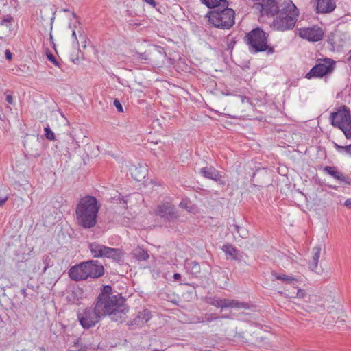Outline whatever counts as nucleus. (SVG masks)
Instances as JSON below:
<instances>
[{"mask_svg": "<svg viewBox=\"0 0 351 351\" xmlns=\"http://www.w3.org/2000/svg\"><path fill=\"white\" fill-rule=\"evenodd\" d=\"M53 256L51 254H46L45 256H43V261L45 265L44 272H45L48 268L53 265Z\"/></svg>", "mask_w": 351, "mask_h": 351, "instance_id": "obj_28", "label": "nucleus"}, {"mask_svg": "<svg viewBox=\"0 0 351 351\" xmlns=\"http://www.w3.org/2000/svg\"><path fill=\"white\" fill-rule=\"evenodd\" d=\"M143 2L147 3L149 5H152V7H155L156 2L154 0H142Z\"/></svg>", "mask_w": 351, "mask_h": 351, "instance_id": "obj_42", "label": "nucleus"}, {"mask_svg": "<svg viewBox=\"0 0 351 351\" xmlns=\"http://www.w3.org/2000/svg\"><path fill=\"white\" fill-rule=\"evenodd\" d=\"M324 171H326L330 176L333 177L337 180L343 182L348 185L351 186V178L348 176H345L343 173L338 171L334 167L326 166L324 169Z\"/></svg>", "mask_w": 351, "mask_h": 351, "instance_id": "obj_19", "label": "nucleus"}, {"mask_svg": "<svg viewBox=\"0 0 351 351\" xmlns=\"http://www.w3.org/2000/svg\"><path fill=\"white\" fill-rule=\"evenodd\" d=\"M331 124L340 129L347 139H351V114L349 108L342 106L330 114Z\"/></svg>", "mask_w": 351, "mask_h": 351, "instance_id": "obj_4", "label": "nucleus"}, {"mask_svg": "<svg viewBox=\"0 0 351 351\" xmlns=\"http://www.w3.org/2000/svg\"><path fill=\"white\" fill-rule=\"evenodd\" d=\"M335 64L336 62L330 58L318 59L316 64L306 74L305 77L308 80L321 78L332 73Z\"/></svg>", "mask_w": 351, "mask_h": 351, "instance_id": "obj_9", "label": "nucleus"}, {"mask_svg": "<svg viewBox=\"0 0 351 351\" xmlns=\"http://www.w3.org/2000/svg\"><path fill=\"white\" fill-rule=\"evenodd\" d=\"M179 206L183 209H185L189 213H195V207L194 204L189 199H182L180 204Z\"/></svg>", "mask_w": 351, "mask_h": 351, "instance_id": "obj_27", "label": "nucleus"}, {"mask_svg": "<svg viewBox=\"0 0 351 351\" xmlns=\"http://www.w3.org/2000/svg\"><path fill=\"white\" fill-rule=\"evenodd\" d=\"M136 58L143 63L146 62V61L148 60V57L145 53H138Z\"/></svg>", "mask_w": 351, "mask_h": 351, "instance_id": "obj_34", "label": "nucleus"}, {"mask_svg": "<svg viewBox=\"0 0 351 351\" xmlns=\"http://www.w3.org/2000/svg\"><path fill=\"white\" fill-rule=\"evenodd\" d=\"M200 1L208 8L225 6L227 4L226 0H200Z\"/></svg>", "mask_w": 351, "mask_h": 351, "instance_id": "obj_25", "label": "nucleus"}, {"mask_svg": "<svg viewBox=\"0 0 351 351\" xmlns=\"http://www.w3.org/2000/svg\"><path fill=\"white\" fill-rule=\"evenodd\" d=\"M113 104H114V106L116 107V108H117L118 112H123V109L122 105H121V102L118 99H115L114 101Z\"/></svg>", "mask_w": 351, "mask_h": 351, "instance_id": "obj_35", "label": "nucleus"}, {"mask_svg": "<svg viewBox=\"0 0 351 351\" xmlns=\"http://www.w3.org/2000/svg\"><path fill=\"white\" fill-rule=\"evenodd\" d=\"M278 15L273 21V27L278 31L293 29L298 21L299 11L291 0H285L281 4Z\"/></svg>", "mask_w": 351, "mask_h": 351, "instance_id": "obj_3", "label": "nucleus"}, {"mask_svg": "<svg viewBox=\"0 0 351 351\" xmlns=\"http://www.w3.org/2000/svg\"><path fill=\"white\" fill-rule=\"evenodd\" d=\"M298 34L300 38L309 42L315 43L323 39L324 31L319 25H314L298 29Z\"/></svg>", "mask_w": 351, "mask_h": 351, "instance_id": "obj_11", "label": "nucleus"}, {"mask_svg": "<svg viewBox=\"0 0 351 351\" xmlns=\"http://www.w3.org/2000/svg\"><path fill=\"white\" fill-rule=\"evenodd\" d=\"M133 257L138 261H143L149 258L147 252L141 247H136L132 251Z\"/></svg>", "mask_w": 351, "mask_h": 351, "instance_id": "obj_24", "label": "nucleus"}, {"mask_svg": "<svg viewBox=\"0 0 351 351\" xmlns=\"http://www.w3.org/2000/svg\"><path fill=\"white\" fill-rule=\"evenodd\" d=\"M336 8L334 0H317L316 10L318 13H330Z\"/></svg>", "mask_w": 351, "mask_h": 351, "instance_id": "obj_18", "label": "nucleus"}, {"mask_svg": "<svg viewBox=\"0 0 351 351\" xmlns=\"http://www.w3.org/2000/svg\"><path fill=\"white\" fill-rule=\"evenodd\" d=\"M102 317L95 303L90 306L80 309L77 312V320L82 327L86 330L95 326Z\"/></svg>", "mask_w": 351, "mask_h": 351, "instance_id": "obj_6", "label": "nucleus"}, {"mask_svg": "<svg viewBox=\"0 0 351 351\" xmlns=\"http://www.w3.org/2000/svg\"><path fill=\"white\" fill-rule=\"evenodd\" d=\"M38 351H45V348H44V347H43V346H42V347H39V348H38Z\"/></svg>", "mask_w": 351, "mask_h": 351, "instance_id": "obj_46", "label": "nucleus"}, {"mask_svg": "<svg viewBox=\"0 0 351 351\" xmlns=\"http://www.w3.org/2000/svg\"><path fill=\"white\" fill-rule=\"evenodd\" d=\"M11 20L12 17L10 16H7L5 19L0 21V26H5L7 28L10 29Z\"/></svg>", "mask_w": 351, "mask_h": 351, "instance_id": "obj_32", "label": "nucleus"}, {"mask_svg": "<svg viewBox=\"0 0 351 351\" xmlns=\"http://www.w3.org/2000/svg\"><path fill=\"white\" fill-rule=\"evenodd\" d=\"M129 170L132 177L136 181H141L144 179L147 173V168L145 164L138 163L130 165Z\"/></svg>", "mask_w": 351, "mask_h": 351, "instance_id": "obj_16", "label": "nucleus"}, {"mask_svg": "<svg viewBox=\"0 0 351 351\" xmlns=\"http://www.w3.org/2000/svg\"><path fill=\"white\" fill-rule=\"evenodd\" d=\"M225 95H231L232 93H223Z\"/></svg>", "mask_w": 351, "mask_h": 351, "instance_id": "obj_47", "label": "nucleus"}, {"mask_svg": "<svg viewBox=\"0 0 351 351\" xmlns=\"http://www.w3.org/2000/svg\"><path fill=\"white\" fill-rule=\"evenodd\" d=\"M7 200H8L7 197H3V198H0V206H2L3 204H4Z\"/></svg>", "mask_w": 351, "mask_h": 351, "instance_id": "obj_45", "label": "nucleus"}, {"mask_svg": "<svg viewBox=\"0 0 351 351\" xmlns=\"http://www.w3.org/2000/svg\"><path fill=\"white\" fill-rule=\"evenodd\" d=\"M245 99H246L245 97H242V99H241V101H242V102H244Z\"/></svg>", "mask_w": 351, "mask_h": 351, "instance_id": "obj_49", "label": "nucleus"}, {"mask_svg": "<svg viewBox=\"0 0 351 351\" xmlns=\"http://www.w3.org/2000/svg\"><path fill=\"white\" fill-rule=\"evenodd\" d=\"M6 101L10 104H13V103H14L13 97L11 95H6Z\"/></svg>", "mask_w": 351, "mask_h": 351, "instance_id": "obj_40", "label": "nucleus"}, {"mask_svg": "<svg viewBox=\"0 0 351 351\" xmlns=\"http://www.w3.org/2000/svg\"><path fill=\"white\" fill-rule=\"evenodd\" d=\"M191 264L193 265L192 269L194 271V272H199L200 269L199 265L195 262H193Z\"/></svg>", "mask_w": 351, "mask_h": 351, "instance_id": "obj_39", "label": "nucleus"}, {"mask_svg": "<svg viewBox=\"0 0 351 351\" xmlns=\"http://www.w3.org/2000/svg\"><path fill=\"white\" fill-rule=\"evenodd\" d=\"M234 228L237 231V232L239 233V236L241 238H245L247 237V232L245 229L241 228L237 225H234Z\"/></svg>", "mask_w": 351, "mask_h": 351, "instance_id": "obj_31", "label": "nucleus"}, {"mask_svg": "<svg viewBox=\"0 0 351 351\" xmlns=\"http://www.w3.org/2000/svg\"><path fill=\"white\" fill-rule=\"evenodd\" d=\"M84 263L87 278H97L103 276L104 273V267L97 261H88L84 262Z\"/></svg>", "mask_w": 351, "mask_h": 351, "instance_id": "obj_13", "label": "nucleus"}, {"mask_svg": "<svg viewBox=\"0 0 351 351\" xmlns=\"http://www.w3.org/2000/svg\"><path fill=\"white\" fill-rule=\"evenodd\" d=\"M45 136L49 141H53L56 139L55 134L51 131L49 126L47 125L44 128Z\"/></svg>", "mask_w": 351, "mask_h": 351, "instance_id": "obj_30", "label": "nucleus"}, {"mask_svg": "<svg viewBox=\"0 0 351 351\" xmlns=\"http://www.w3.org/2000/svg\"><path fill=\"white\" fill-rule=\"evenodd\" d=\"M259 5L261 7V12L262 15L274 16L280 10L279 2L277 0H262Z\"/></svg>", "mask_w": 351, "mask_h": 351, "instance_id": "obj_14", "label": "nucleus"}, {"mask_svg": "<svg viewBox=\"0 0 351 351\" xmlns=\"http://www.w3.org/2000/svg\"><path fill=\"white\" fill-rule=\"evenodd\" d=\"M209 21L217 28L230 29L234 24V11L231 8L219 9L208 12Z\"/></svg>", "mask_w": 351, "mask_h": 351, "instance_id": "obj_5", "label": "nucleus"}, {"mask_svg": "<svg viewBox=\"0 0 351 351\" xmlns=\"http://www.w3.org/2000/svg\"><path fill=\"white\" fill-rule=\"evenodd\" d=\"M111 290H112V289H111L110 286L106 285V286L104 287L101 292L99 294H104L105 293L106 295H107L108 296H114V295H112L111 293Z\"/></svg>", "mask_w": 351, "mask_h": 351, "instance_id": "obj_33", "label": "nucleus"}, {"mask_svg": "<svg viewBox=\"0 0 351 351\" xmlns=\"http://www.w3.org/2000/svg\"><path fill=\"white\" fill-rule=\"evenodd\" d=\"M305 295V292L303 289H298L296 293V297L298 298H302Z\"/></svg>", "mask_w": 351, "mask_h": 351, "instance_id": "obj_38", "label": "nucleus"}, {"mask_svg": "<svg viewBox=\"0 0 351 351\" xmlns=\"http://www.w3.org/2000/svg\"><path fill=\"white\" fill-rule=\"evenodd\" d=\"M89 249L93 257H106L120 262L123 256L122 250L119 248L109 247L97 243H92L89 245Z\"/></svg>", "mask_w": 351, "mask_h": 351, "instance_id": "obj_8", "label": "nucleus"}, {"mask_svg": "<svg viewBox=\"0 0 351 351\" xmlns=\"http://www.w3.org/2000/svg\"><path fill=\"white\" fill-rule=\"evenodd\" d=\"M246 43L250 47L251 51L255 53L265 51L267 49V36L265 32L260 28H256L249 32L245 38Z\"/></svg>", "mask_w": 351, "mask_h": 351, "instance_id": "obj_7", "label": "nucleus"}, {"mask_svg": "<svg viewBox=\"0 0 351 351\" xmlns=\"http://www.w3.org/2000/svg\"><path fill=\"white\" fill-rule=\"evenodd\" d=\"M213 320V319H209V318H208V319H207V322H212Z\"/></svg>", "mask_w": 351, "mask_h": 351, "instance_id": "obj_48", "label": "nucleus"}, {"mask_svg": "<svg viewBox=\"0 0 351 351\" xmlns=\"http://www.w3.org/2000/svg\"><path fill=\"white\" fill-rule=\"evenodd\" d=\"M272 276L277 280H280L287 284L295 285L299 280V278L287 275L283 273L272 272Z\"/></svg>", "mask_w": 351, "mask_h": 351, "instance_id": "obj_21", "label": "nucleus"}, {"mask_svg": "<svg viewBox=\"0 0 351 351\" xmlns=\"http://www.w3.org/2000/svg\"><path fill=\"white\" fill-rule=\"evenodd\" d=\"M344 205L351 209V198H348L345 201Z\"/></svg>", "mask_w": 351, "mask_h": 351, "instance_id": "obj_43", "label": "nucleus"}, {"mask_svg": "<svg viewBox=\"0 0 351 351\" xmlns=\"http://www.w3.org/2000/svg\"><path fill=\"white\" fill-rule=\"evenodd\" d=\"M5 58L8 59V60H11L12 59V54L11 53V51L8 49H7L5 51Z\"/></svg>", "mask_w": 351, "mask_h": 351, "instance_id": "obj_41", "label": "nucleus"}, {"mask_svg": "<svg viewBox=\"0 0 351 351\" xmlns=\"http://www.w3.org/2000/svg\"><path fill=\"white\" fill-rule=\"evenodd\" d=\"M102 316L109 315L112 320L122 322L125 319L128 308L125 299L119 295L108 296L99 294L95 302Z\"/></svg>", "mask_w": 351, "mask_h": 351, "instance_id": "obj_1", "label": "nucleus"}, {"mask_svg": "<svg viewBox=\"0 0 351 351\" xmlns=\"http://www.w3.org/2000/svg\"><path fill=\"white\" fill-rule=\"evenodd\" d=\"M211 305L216 308H234V309H247L250 308V305L247 302H240L237 300H232L228 298H221L219 297H214L209 299L208 302Z\"/></svg>", "mask_w": 351, "mask_h": 351, "instance_id": "obj_10", "label": "nucleus"}, {"mask_svg": "<svg viewBox=\"0 0 351 351\" xmlns=\"http://www.w3.org/2000/svg\"><path fill=\"white\" fill-rule=\"evenodd\" d=\"M334 147L339 153L345 152L346 154L351 156V144L346 146L339 145L334 143Z\"/></svg>", "mask_w": 351, "mask_h": 351, "instance_id": "obj_29", "label": "nucleus"}, {"mask_svg": "<svg viewBox=\"0 0 351 351\" xmlns=\"http://www.w3.org/2000/svg\"><path fill=\"white\" fill-rule=\"evenodd\" d=\"M99 204L97 199L90 195L80 199L76 206L75 214L78 225L84 228H91L97 223Z\"/></svg>", "mask_w": 351, "mask_h": 351, "instance_id": "obj_2", "label": "nucleus"}, {"mask_svg": "<svg viewBox=\"0 0 351 351\" xmlns=\"http://www.w3.org/2000/svg\"><path fill=\"white\" fill-rule=\"evenodd\" d=\"M69 277L75 281L87 279L84 262L73 266L69 271Z\"/></svg>", "mask_w": 351, "mask_h": 351, "instance_id": "obj_15", "label": "nucleus"}, {"mask_svg": "<svg viewBox=\"0 0 351 351\" xmlns=\"http://www.w3.org/2000/svg\"><path fill=\"white\" fill-rule=\"evenodd\" d=\"M199 173L204 178L215 180L223 184L221 182L222 176L218 170L213 167H206L199 169Z\"/></svg>", "mask_w": 351, "mask_h": 351, "instance_id": "obj_17", "label": "nucleus"}, {"mask_svg": "<svg viewBox=\"0 0 351 351\" xmlns=\"http://www.w3.org/2000/svg\"><path fill=\"white\" fill-rule=\"evenodd\" d=\"M73 19L71 20V22L69 23V28L73 29H75L77 31V34H79L80 37H81L84 33L80 21L77 19V16L75 13H73Z\"/></svg>", "mask_w": 351, "mask_h": 351, "instance_id": "obj_26", "label": "nucleus"}, {"mask_svg": "<svg viewBox=\"0 0 351 351\" xmlns=\"http://www.w3.org/2000/svg\"><path fill=\"white\" fill-rule=\"evenodd\" d=\"M222 250L225 252L228 259L239 260L241 258L239 251L232 245L226 244L223 246Z\"/></svg>", "mask_w": 351, "mask_h": 351, "instance_id": "obj_22", "label": "nucleus"}, {"mask_svg": "<svg viewBox=\"0 0 351 351\" xmlns=\"http://www.w3.org/2000/svg\"><path fill=\"white\" fill-rule=\"evenodd\" d=\"M321 250L322 247L320 245H317L313 248V261L309 263V268L313 271L317 272Z\"/></svg>", "mask_w": 351, "mask_h": 351, "instance_id": "obj_23", "label": "nucleus"}, {"mask_svg": "<svg viewBox=\"0 0 351 351\" xmlns=\"http://www.w3.org/2000/svg\"><path fill=\"white\" fill-rule=\"evenodd\" d=\"M181 278V275L178 273H175L173 275V278L176 281L179 280Z\"/></svg>", "mask_w": 351, "mask_h": 351, "instance_id": "obj_44", "label": "nucleus"}, {"mask_svg": "<svg viewBox=\"0 0 351 351\" xmlns=\"http://www.w3.org/2000/svg\"><path fill=\"white\" fill-rule=\"evenodd\" d=\"M152 318L151 311L148 309H143L140 311L135 318L131 322L130 325L141 326L147 323Z\"/></svg>", "mask_w": 351, "mask_h": 351, "instance_id": "obj_20", "label": "nucleus"}, {"mask_svg": "<svg viewBox=\"0 0 351 351\" xmlns=\"http://www.w3.org/2000/svg\"><path fill=\"white\" fill-rule=\"evenodd\" d=\"M154 213L165 222L175 220L178 217L176 208L168 202L158 204L154 209Z\"/></svg>", "mask_w": 351, "mask_h": 351, "instance_id": "obj_12", "label": "nucleus"}, {"mask_svg": "<svg viewBox=\"0 0 351 351\" xmlns=\"http://www.w3.org/2000/svg\"><path fill=\"white\" fill-rule=\"evenodd\" d=\"M47 58H48V60H49L51 62H52L54 65H56V66H58V62H57V60H56V58H55V57H54V56H53V54H51V53H49V54H47Z\"/></svg>", "mask_w": 351, "mask_h": 351, "instance_id": "obj_36", "label": "nucleus"}, {"mask_svg": "<svg viewBox=\"0 0 351 351\" xmlns=\"http://www.w3.org/2000/svg\"><path fill=\"white\" fill-rule=\"evenodd\" d=\"M77 33V31H76L75 29L72 30V40H73V43H75V44H78Z\"/></svg>", "mask_w": 351, "mask_h": 351, "instance_id": "obj_37", "label": "nucleus"}]
</instances>
